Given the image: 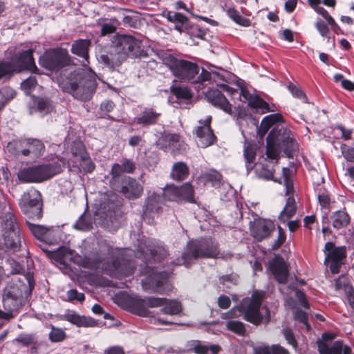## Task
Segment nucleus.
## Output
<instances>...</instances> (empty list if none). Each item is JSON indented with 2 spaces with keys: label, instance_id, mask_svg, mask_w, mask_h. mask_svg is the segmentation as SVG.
Returning <instances> with one entry per match:
<instances>
[{
  "label": "nucleus",
  "instance_id": "nucleus-1",
  "mask_svg": "<svg viewBox=\"0 0 354 354\" xmlns=\"http://www.w3.org/2000/svg\"><path fill=\"white\" fill-rule=\"evenodd\" d=\"M60 88L77 100H89L97 88L95 73L90 68L78 69L73 72L63 71L58 79Z\"/></svg>",
  "mask_w": 354,
  "mask_h": 354
},
{
  "label": "nucleus",
  "instance_id": "nucleus-2",
  "mask_svg": "<svg viewBox=\"0 0 354 354\" xmlns=\"http://www.w3.org/2000/svg\"><path fill=\"white\" fill-rule=\"evenodd\" d=\"M32 275L15 276L7 283L3 292V307L8 312L0 310V318L7 320L13 317L12 312L22 307L34 288Z\"/></svg>",
  "mask_w": 354,
  "mask_h": 354
},
{
  "label": "nucleus",
  "instance_id": "nucleus-3",
  "mask_svg": "<svg viewBox=\"0 0 354 354\" xmlns=\"http://www.w3.org/2000/svg\"><path fill=\"white\" fill-rule=\"evenodd\" d=\"M140 45V41L132 36L116 35L113 37L111 45L97 57V59L107 67L113 68L120 66L129 56L139 55Z\"/></svg>",
  "mask_w": 354,
  "mask_h": 354
},
{
  "label": "nucleus",
  "instance_id": "nucleus-4",
  "mask_svg": "<svg viewBox=\"0 0 354 354\" xmlns=\"http://www.w3.org/2000/svg\"><path fill=\"white\" fill-rule=\"evenodd\" d=\"M297 150V144L292 133L277 124L267 137L266 155L268 158L277 160L281 151L289 158Z\"/></svg>",
  "mask_w": 354,
  "mask_h": 354
},
{
  "label": "nucleus",
  "instance_id": "nucleus-5",
  "mask_svg": "<svg viewBox=\"0 0 354 354\" xmlns=\"http://www.w3.org/2000/svg\"><path fill=\"white\" fill-rule=\"evenodd\" d=\"M263 300V295L261 293H254L252 297L245 298L242 300L238 309H232L231 316L243 315V318L254 325H259L263 322L268 323L270 321V311L264 307L265 315L260 313V308Z\"/></svg>",
  "mask_w": 354,
  "mask_h": 354
},
{
  "label": "nucleus",
  "instance_id": "nucleus-6",
  "mask_svg": "<svg viewBox=\"0 0 354 354\" xmlns=\"http://www.w3.org/2000/svg\"><path fill=\"white\" fill-rule=\"evenodd\" d=\"M218 254V245L214 240L192 241L187 245L181 257L176 259L175 264L187 266L198 258H217Z\"/></svg>",
  "mask_w": 354,
  "mask_h": 354
},
{
  "label": "nucleus",
  "instance_id": "nucleus-7",
  "mask_svg": "<svg viewBox=\"0 0 354 354\" xmlns=\"http://www.w3.org/2000/svg\"><path fill=\"white\" fill-rule=\"evenodd\" d=\"M33 49H28L15 56L10 62H0V79L15 71L28 69L35 72L37 68L32 56Z\"/></svg>",
  "mask_w": 354,
  "mask_h": 354
},
{
  "label": "nucleus",
  "instance_id": "nucleus-8",
  "mask_svg": "<svg viewBox=\"0 0 354 354\" xmlns=\"http://www.w3.org/2000/svg\"><path fill=\"white\" fill-rule=\"evenodd\" d=\"M6 217L0 244L6 249L17 252L21 246V237L16 218L12 214H8Z\"/></svg>",
  "mask_w": 354,
  "mask_h": 354
},
{
  "label": "nucleus",
  "instance_id": "nucleus-9",
  "mask_svg": "<svg viewBox=\"0 0 354 354\" xmlns=\"http://www.w3.org/2000/svg\"><path fill=\"white\" fill-rule=\"evenodd\" d=\"M167 277V272L151 269V272L142 280V288L148 292L166 294L172 289Z\"/></svg>",
  "mask_w": 354,
  "mask_h": 354
},
{
  "label": "nucleus",
  "instance_id": "nucleus-10",
  "mask_svg": "<svg viewBox=\"0 0 354 354\" xmlns=\"http://www.w3.org/2000/svg\"><path fill=\"white\" fill-rule=\"evenodd\" d=\"M59 172L54 165H44L21 169L18 173V178L25 183L41 182L45 180Z\"/></svg>",
  "mask_w": 354,
  "mask_h": 354
},
{
  "label": "nucleus",
  "instance_id": "nucleus-11",
  "mask_svg": "<svg viewBox=\"0 0 354 354\" xmlns=\"http://www.w3.org/2000/svg\"><path fill=\"white\" fill-rule=\"evenodd\" d=\"M166 64L178 79L183 81L193 80L199 71L196 64L185 60L176 59L173 57H170L166 61Z\"/></svg>",
  "mask_w": 354,
  "mask_h": 354
},
{
  "label": "nucleus",
  "instance_id": "nucleus-12",
  "mask_svg": "<svg viewBox=\"0 0 354 354\" xmlns=\"http://www.w3.org/2000/svg\"><path fill=\"white\" fill-rule=\"evenodd\" d=\"M12 147L16 148V155L21 154L24 156H31L32 158L41 156L45 149L44 143L37 139H24L9 142L8 148L10 150Z\"/></svg>",
  "mask_w": 354,
  "mask_h": 354
},
{
  "label": "nucleus",
  "instance_id": "nucleus-13",
  "mask_svg": "<svg viewBox=\"0 0 354 354\" xmlns=\"http://www.w3.org/2000/svg\"><path fill=\"white\" fill-rule=\"evenodd\" d=\"M40 199V194L37 190L30 189L22 194L19 200L20 207L24 213L39 219L42 216Z\"/></svg>",
  "mask_w": 354,
  "mask_h": 354
},
{
  "label": "nucleus",
  "instance_id": "nucleus-14",
  "mask_svg": "<svg viewBox=\"0 0 354 354\" xmlns=\"http://www.w3.org/2000/svg\"><path fill=\"white\" fill-rule=\"evenodd\" d=\"M335 337L333 333H324L317 343L320 354H351L352 349L341 341L333 344L331 341Z\"/></svg>",
  "mask_w": 354,
  "mask_h": 354
},
{
  "label": "nucleus",
  "instance_id": "nucleus-15",
  "mask_svg": "<svg viewBox=\"0 0 354 354\" xmlns=\"http://www.w3.org/2000/svg\"><path fill=\"white\" fill-rule=\"evenodd\" d=\"M326 261H330V269L333 273H338L339 268L343 263V260L346 257V248L336 247L332 242H327L324 246V250Z\"/></svg>",
  "mask_w": 354,
  "mask_h": 354
},
{
  "label": "nucleus",
  "instance_id": "nucleus-16",
  "mask_svg": "<svg viewBox=\"0 0 354 354\" xmlns=\"http://www.w3.org/2000/svg\"><path fill=\"white\" fill-rule=\"evenodd\" d=\"M211 121L212 116L208 115L204 120H199V124L196 127L195 134L198 138L197 144L202 148L212 145L216 140L210 127Z\"/></svg>",
  "mask_w": 354,
  "mask_h": 354
},
{
  "label": "nucleus",
  "instance_id": "nucleus-17",
  "mask_svg": "<svg viewBox=\"0 0 354 354\" xmlns=\"http://www.w3.org/2000/svg\"><path fill=\"white\" fill-rule=\"evenodd\" d=\"M275 230V225L270 220L259 218L257 220L251 227L252 236L258 241L270 236Z\"/></svg>",
  "mask_w": 354,
  "mask_h": 354
},
{
  "label": "nucleus",
  "instance_id": "nucleus-18",
  "mask_svg": "<svg viewBox=\"0 0 354 354\" xmlns=\"http://www.w3.org/2000/svg\"><path fill=\"white\" fill-rule=\"evenodd\" d=\"M66 62V57L55 50L46 52L40 58L39 64L43 67L54 71L63 66Z\"/></svg>",
  "mask_w": 354,
  "mask_h": 354
},
{
  "label": "nucleus",
  "instance_id": "nucleus-19",
  "mask_svg": "<svg viewBox=\"0 0 354 354\" xmlns=\"http://www.w3.org/2000/svg\"><path fill=\"white\" fill-rule=\"evenodd\" d=\"M60 319L69 322L77 327H95L97 326V322L92 317L80 315L73 310H68L61 315Z\"/></svg>",
  "mask_w": 354,
  "mask_h": 354
},
{
  "label": "nucleus",
  "instance_id": "nucleus-20",
  "mask_svg": "<svg viewBox=\"0 0 354 354\" xmlns=\"http://www.w3.org/2000/svg\"><path fill=\"white\" fill-rule=\"evenodd\" d=\"M270 269L279 283H285L286 282L289 271L284 259L281 257L276 256L270 261Z\"/></svg>",
  "mask_w": 354,
  "mask_h": 354
},
{
  "label": "nucleus",
  "instance_id": "nucleus-21",
  "mask_svg": "<svg viewBox=\"0 0 354 354\" xmlns=\"http://www.w3.org/2000/svg\"><path fill=\"white\" fill-rule=\"evenodd\" d=\"M205 96L212 104L218 107L230 115L232 114V105L220 91L209 89L207 91Z\"/></svg>",
  "mask_w": 354,
  "mask_h": 354
},
{
  "label": "nucleus",
  "instance_id": "nucleus-22",
  "mask_svg": "<svg viewBox=\"0 0 354 354\" xmlns=\"http://www.w3.org/2000/svg\"><path fill=\"white\" fill-rule=\"evenodd\" d=\"M120 192L129 199H136L142 195L143 187L136 179L129 177L123 182Z\"/></svg>",
  "mask_w": 354,
  "mask_h": 354
},
{
  "label": "nucleus",
  "instance_id": "nucleus-23",
  "mask_svg": "<svg viewBox=\"0 0 354 354\" xmlns=\"http://www.w3.org/2000/svg\"><path fill=\"white\" fill-rule=\"evenodd\" d=\"M47 255L49 259L54 260L64 268H66L68 262L73 260V251L65 247L59 248L57 250L48 251Z\"/></svg>",
  "mask_w": 354,
  "mask_h": 354
},
{
  "label": "nucleus",
  "instance_id": "nucleus-24",
  "mask_svg": "<svg viewBox=\"0 0 354 354\" xmlns=\"http://www.w3.org/2000/svg\"><path fill=\"white\" fill-rule=\"evenodd\" d=\"M91 44L89 39H77L71 46L72 53L84 59L82 65L84 66L88 64V49Z\"/></svg>",
  "mask_w": 354,
  "mask_h": 354
},
{
  "label": "nucleus",
  "instance_id": "nucleus-25",
  "mask_svg": "<svg viewBox=\"0 0 354 354\" xmlns=\"http://www.w3.org/2000/svg\"><path fill=\"white\" fill-rule=\"evenodd\" d=\"M160 115V113L156 112L153 109L146 108L135 118V121L142 126L152 125L157 122Z\"/></svg>",
  "mask_w": 354,
  "mask_h": 354
},
{
  "label": "nucleus",
  "instance_id": "nucleus-26",
  "mask_svg": "<svg viewBox=\"0 0 354 354\" xmlns=\"http://www.w3.org/2000/svg\"><path fill=\"white\" fill-rule=\"evenodd\" d=\"M129 303L133 313L142 317L147 316L148 310L147 308L146 299H143L137 295H134L129 298Z\"/></svg>",
  "mask_w": 354,
  "mask_h": 354
},
{
  "label": "nucleus",
  "instance_id": "nucleus-27",
  "mask_svg": "<svg viewBox=\"0 0 354 354\" xmlns=\"http://www.w3.org/2000/svg\"><path fill=\"white\" fill-rule=\"evenodd\" d=\"M330 221L333 227L339 230L346 227L350 223L351 218L346 212L339 210L330 216Z\"/></svg>",
  "mask_w": 354,
  "mask_h": 354
},
{
  "label": "nucleus",
  "instance_id": "nucleus-28",
  "mask_svg": "<svg viewBox=\"0 0 354 354\" xmlns=\"http://www.w3.org/2000/svg\"><path fill=\"white\" fill-rule=\"evenodd\" d=\"M189 175V168L186 163L178 162L174 164L170 176L175 180H183Z\"/></svg>",
  "mask_w": 354,
  "mask_h": 354
},
{
  "label": "nucleus",
  "instance_id": "nucleus-29",
  "mask_svg": "<svg viewBox=\"0 0 354 354\" xmlns=\"http://www.w3.org/2000/svg\"><path fill=\"white\" fill-rule=\"evenodd\" d=\"M281 120V115L278 113L270 114L266 116L261 121V125L259 128L258 132L260 136H263L272 125L280 122Z\"/></svg>",
  "mask_w": 354,
  "mask_h": 354
},
{
  "label": "nucleus",
  "instance_id": "nucleus-30",
  "mask_svg": "<svg viewBox=\"0 0 354 354\" xmlns=\"http://www.w3.org/2000/svg\"><path fill=\"white\" fill-rule=\"evenodd\" d=\"M72 164L79 169H82L86 172L93 171L95 166L87 153H83V156L78 159L72 160Z\"/></svg>",
  "mask_w": 354,
  "mask_h": 354
},
{
  "label": "nucleus",
  "instance_id": "nucleus-31",
  "mask_svg": "<svg viewBox=\"0 0 354 354\" xmlns=\"http://www.w3.org/2000/svg\"><path fill=\"white\" fill-rule=\"evenodd\" d=\"M296 212L295 201L293 197L289 196L287 199L286 204L279 216V219L283 222H286L291 218Z\"/></svg>",
  "mask_w": 354,
  "mask_h": 354
},
{
  "label": "nucleus",
  "instance_id": "nucleus-32",
  "mask_svg": "<svg viewBox=\"0 0 354 354\" xmlns=\"http://www.w3.org/2000/svg\"><path fill=\"white\" fill-rule=\"evenodd\" d=\"M29 229L33 235L40 240H44L51 232L53 227H47L43 225H35L28 223Z\"/></svg>",
  "mask_w": 354,
  "mask_h": 354
},
{
  "label": "nucleus",
  "instance_id": "nucleus-33",
  "mask_svg": "<svg viewBox=\"0 0 354 354\" xmlns=\"http://www.w3.org/2000/svg\"><path fill=\"white\" fill-rule=\"evenodd\" d=\"M159 199L160 196L155 194H151L147 198L143 212L145 216L150 215L151 213L157 212L159 208Z\"/></svg>",
  "mask_w": 354,
  "mask_h": 354
},
{
  "label": "nucleus",
  "instance_id": "nucleus-34",
  "mask_svg": "<svg viewBox=\"0 0 354 354\" xmlns=\"http://www.w3.org/2000/svg\"><path fill=\"white\" fill-rule=\"evenodd\" d=\"M200 178H202L205 183H210L212 186H218L221 184L222 176L220 173L215 170H210L203 173Z\"/></svg>",
  "mask_w": 354,
  "mask_h": 354
},
{
  "label": "nucleus",
  "instance_id": "nucleus-35",
  "mask_svg": "<svg viewBox=\"0 0 354 354\" xmlns=\"http://www.w3.org/2000/svg\"><path fill=\"white\" fill-rule=\"evenodd\" d=\"M179 188V196H180V202L183 201H186L190 203H194V189L190 183H185Z\"/></svg>",
  "mask_w": 354,
  "mask_h": 354
},
{
  "label": "nucleus",
  "instance_id": "nucleus-36",
  "mask_svg": "<svg viewBox=\"0 0 354 354\" xmlns=\"http://www.w3.org/2000/svg\"><path fill=\"white\" fill-rule=\"evenodd\" d=\"M33 102L36 106V111L42 114H46L53 109L51 102L47 98L36 97L33 100Z\"/></svg>",
  "mask_w": 354,
  "mask_h": 354
},
{
  "label": "nucleus",
  "instance_id": "nucleus-37",
  "mask_svg": "<svg viewBox=\"0 0 354 354\" xmlns=\"http://www.w3.org/2000/svg\"><path fill=\"white\" fill-rule=\"evenodd\" d=\"M181 311L180 304L176 300H168L160 309V312L166 315H176Z\"/></svg>",
  "mask_w": 354,
  "mask_h": 354
},
{
  "label": "nucleus",
  "instance_id": "nucleus-38",
  "mask_svg": "<svg viewBox=\"0 0 354 354\" xmlns=\"http://www.w3.org/2000/svg\"><path fill=\"white\" fill-rule=\"evenodd\" d=\"M256 157V147L254 145L252 144H246L245 145L244 149V158L246 161V167L248 170L251 169L253 166L252 163L254 162Z\"/></svg>",
  "mask_w": 354,
  "mask_h": 354
},
{
  "label": "nucleus",
  "instance_id": "nucleus-39",
  "mask_svg": "<svg viewBox=\"0 0 354 354\" xmlns=\"http://www.w3.org/2000/svg\"><path fill=\"white\" fill-rule=\"evenodd\" d=\"M165 140L168 144L169 147L173 151L180 149L183 145L180 136L177 134H167L165 136Z\"/></svg>",
  "mask_w": 354,
  "mask_h": 354
},
{
  "label": "nucleus",
  "instance_id": "nucleus-40",
  "mask_svg": "<svg viewBox=\"0 0 354 354\" xmlns=\"http://www.w3.org/2000/svg\"><path fill=\"white\" fill-rule=\"evenodd\" d=\"M179 188L175 185H168L163 190L164 198L167 201L180 202Z\"/></svg>",
  "mask_w": 354,
  "mask_h": 354
},
{
  "label": "nucleus",
  "instance_id": "nucleus-41",
  "mask_svg": "<svg viewBox=\"0 0 354 354\" xmlns=\"http://www.w3.org/2000/svg\"><path fill=\"white\" fill-rule=\"evenodd\" d=\"M226 328L239 335H245L246 330L243 322L236 320H230L226 323Z\"/></svg>",
  "mask_w": 354,
  "mask_h": 354
},
{
  "label": "nucleus",
  "instance_id": "nucleus-42",
  "mask_svg": "<svg viewBox=\"0 0 354 354\" xmlns=\"http://www.w3.org/2000/svg\"><path fill=\"white\" fill-rule=\"evenodd\" d=\"M75 227L80 230L87 231L92 227V221L90 216L82 215L75 224Z\"/></svg>",
  "mask_w": 354,
  "mask_h": 354
},
{
  "label": "nucleus",
  "instance_id": "nucleus-43",
  "mask_svg": "<svg viewBox=\"0 0 354 354\" xmlns=\"http://www.w3.org/2000/svg\"><path fill=\"white\" fill-rule=\"evenodd\" d=\"M171 91L179 100H189L192 97L191 91L186 87L173 86L171 88Z\"/></svg>",
  "mask_w": 354,
  "mask_h": 354
},
{
  "label": "nucleus",
  "instance_id": "nucleus-44",
  "mask_svg": "<svg viewBox=\"0 0 354 354\" xmlns=\"http://www.w3.org/2000/svg\"><path fill=\"white\" fill-rule=\"evenodd\" d=\"M227 15L236 24L243 26H250V21L240 15L239 12L234 8H229L227 10Z\"/></svg>",
  "mask_w": 354,
  "mask_h": 354
},
{
  "label": "nucleus",
  "instance_id": "nucleus-45",
  "mask_svg": "<svg viewBox=\"0 0 354 354\" xmlns=\"http://www.w3.org/2000/svg\"><path fill=\"white\" fill-rule=\"evenodd\" d=\"M71 152L72 157L70 161L72 162V160L78 159L83 156V153H86L84 145L80 141H75L73 143L71 147Z\"/></svg>",
  "mask_w": 354,
  "mask_h": 354
},
{
  "label": "nucleus",
  "instance_id": "nucleus-46",
  "mask_svg": "<svg viewBox=\"0 0 354 354\" xmlns=\"http://www.w3.org/2000/svg\"><path fill=\"white\" fill-rule=\"evenodd\" d=\"M291 171L287 167H283L282 170V176L283 178L284 185L286 187V194L290 195L293 192V183L290 178Z\"/></svg>",
  "mask_w": 354,
  "mask_h": 354
},
{
  "label": "nucleus",
  "instance_id": "nucleus-47",
  "mask_svg": "<svg viewBox=\"0 0 354 354\" xmlns=\"http://www.w3.org/2000/svg\"><path fill=\"white\" fill-rule=\"evenodd\" d=\"M167 19L171 23H178L180 24H186L189 21L186 16L176 12H168Z\"/></svg>",
  "mask_w": 354,
  "mask_h": 354
},
{
  "label": "nucleus",
  "instance_id": "nucleus-48",
  "mask_svg": "<svg viewBox=\"0 0 354 354\" xmlns=\"http://www.w3.org/2000/svg\"><path fill=\"white\" fill-rule=\"evenodd\" d=\"M66 337L65 332L59 328L53 326H51V331L49 333V339L52 342H59L64 340Z\"/></svg>",
  "mask_w": 354,
  "mask_h": 354
},
{
  "label": "nucleus",
  "instance_id": "nucleus-49",
  "mask_svg": "<svg viewBox=\"0 0 354 354\" xmlns=\"http://www.w3.org/2000/svg\"><path fill=\"white\" fill-rule=\"evenodd\" d=\"M250 106L261 111L262 113L270 111L268 104L258 96L255 97L253 101L250 102Z\"/></svg>",
  "mask_w": 354,
  "mask_h": 354
},
{
  "label": "nucleus",
  "instance_id": "nucleus-50",
  "mask_svg": "<svg viewBox=\"0 0 354 354\" xmlns=\"http://www.w3.org/2000/svg\"><path fill=\"white\" fill-rule=\"evenodd\" d=\"M334 288L337 291L342 290L346 293L352 288L348 284L346 277L340 276L335 281Z\"/></svg>",
  "mask_w": 354,
  "mask_h": 354
},
{
  "label": "nucleus",
  "instance_id": "nucleus-51",
  "mask_svg": "<svg viewBox=\"0 0 354 354\" xmlns=\"http://www.w3.org/2000/svg\"><path fill=\"white\" fill-rule=\"evenodd\" d=\"M274 171V170L273 168L268 169L267 167L263 165L261 167V169L258 171V175L260 178L263 179L272 180L274 182L281 183L280 181H278L277 179L273 178Z\"/></svg>",
  "mask_w": 354,
  "mask_h": 354
},
{
  "label": "nucleus",
  "instance_id": "nucleus-52",
  "mask_svg": "<svg viewBox=\"0 0 354 354\" xmlns=\"http://www.w3.org/2000/svg\"><path fill=\"white\" fill-rule=\"evenodd\" d=\"M147 299V308H156V307H162L167 302V299L165 298H159V297H149L146 298Z\"/></svg>",
  "mask_w": 354,
  "mask_h": 354
},
{
  "label": "nucleus",
  "instance_id": "nucleus-53",
  "mask_svg": "<svg viewBox=\"0 0 354 354\" xmlns=\"http://www.w3.org/2000/svg\"><path fill=\"white\" fill-rule=\"evenodd\" d=\"M37 84V80L35 77H29L26 80H25L21 84V89L26 93L27 94L29 93L31 90L35 87Z\"/></svg>",
  "mask_w": 354,
  "mask_h": 354
},
{
  "label": "nucleus",
  "instance_id": "nucleus-54",
  "mask_svg": "<svg viewBox=\"0 0 354 354\" xmlns=\"http://www.w3.org/2000/svg\"><path fill=\"white\" fill-rule=\"evenodd\" d=\"M257 97V95H254L245 88L241 87V90L239 92V97L240 100L243 102H248V105L250 106V102L253 101V100Z\"/></svg>",
  "mask_w": 354,
  "mask_h": 354
},
{
  "label": "nucleus",
  "instance_id": "nucleus-55",
  "mask_svg": "<svg viewBox=\"0 0 354 354\" xmlns=\"http://www.w3.org/2000/svg\"><path fill=\"white\" fill-rule=\"evenodd\" d=\"M294 319L302 323L306 326L307 330H310V326L308 323L307 315L304 311L301 310H295L294 313Z\"/></svg>",
  "mask_w": 354,
  "mask_h": 354
},
{
  "label": "nucleus",
  "instance_id": "nucleus-56",
  "mask_svg": "<svg viewBox=\"0 0 354 354\" xmlns=\"http://www.w3.org/2000/svg\"><path fill=\"white\" fill-rule=\"evenodd\" d=\"M278 236L277 240L274 242L272 245V250H276L280 248L282 244L285 242L286 236L283 228L280 226H278Z\"/></svg>",
  "mask_w": 354,
  "mask_h": 354
},
{
  "label": "nucleus",
  "instance_id": "nucleus-57",
  "mask_svg": "<svg viewBox=\"0 0 354 354\" xmlns=\"http://www.w3.org/2000/svg\"><path fill=\"white\" fill-rule=\"evenodd\" d=\"M340 148L344 158L348 162H354V148L346 147L345 144H342Z\"/></svg>",
  "mask_w": 354,
  "mask_h": 354
},
{
  "label": "nucleus",
  "instance_id": "nucleus-58",
  "mask_svg": "<svg viewBox=\"0 0 354 354\" xmlns=\"http://www.w3.org/2000/svg\"><path fill=\"white\" fill-rule=\"evenodd\" d=\"M283 334L288 343L290 345H291L294 348H297V343L292 331L290 328H283Z\"/></svg>",
  "mask_w": 354,
  "mask_h": 354
},
{
  "label": "nucleus",
  "instance_id": "nucleus-59",
  "mask_svg": "<svg viewBox=\"0 0 354 354\" xmlns=\"http://www.w3.org/2000/svg\"><path fill=\"white\" fill-rule=\"evenodd\" d=\"M68 299L71 301L77 300L78 301H83L85 299L84 295L82 292H77L75 289L69 290L66 293Z\"/></svg>",
  "mask_w": 354,
  "mask_h": 354
},
{
  "label": "nucleus",
  "instance_id": "nucleus-60",
  "mask_svg": "<svg viewBox=\"0 0 354 354\" xmlns=\"http://www.w3.org/2000/svg\"><path fill=\"white\" fill-rule=\"evenodd\" d=\"M15 340L24 346H29L33 342L34 337L32 335L21 334L16 338Z\"/></svg>",
  "mask_w": 354,
  "mask_h": 354
},
{
  "label": "nucleus",
  "instance_id": "nucleus-61",
  "mask_svg": "<svg viewBox=\"0 0 354 354\" xmlns=\"http://www.w3.org/2000/svg\"><path fill=\"white\" fill-rule=\"evenodd\" d=\"M120 164L124 173H133L136 169L135 163L129 159L122 160Z\"/></svg>",
  "mask_w": 354,
  "mask_h": 354
},
{
  "label": "nucleus",
  "instance_id": "nucleus-62",
  "mask_svg": "<svg viewBox=\"0 0 354 354\" xmlns=\"http://www.w3.org/2000/svg\"><path fill=\"white\" fill-rule=\"evenodd\" d=\"M0 93L7 102L12 100L15 95V91L10 87H3L0 90Z\"/></svg>",
  "mask_w": 354,
  "mask_h": 354
},
{
  "label": "nucleus",
  "instance_id": "nucleus-63",
  "mask_svg": "<svg viewBox=\"0 0 354 354\" xmlns=\"http://www.w3.org/2000/svg\"><path fill=\"white\" fill-rule=\"evenodd\" d=\"M288 88L292 95H294L295 97H297L303 100H306V95L304 94L303 91L301 90L299 88L294 85H290Z\"/></svg>",
  "mask_w": 354,
  "mask_h": 354
},
{
  "label": "nucleus",
  "instance_id": "nucleus-64",
  "mask_svg": "<svg viewBox=\"0 0 354 354\" xmlns=\"http://www.w3.org/2000/svg\"><path fill=\"white\" fill-rule=\"evenodd\" d=\"M315 26L322 36H323V37L327 36V35L329 32V28L324 21H317Z\"/></svg>",
  "mask_w": 354,
  "mask_h": 354
}]
</instances>
